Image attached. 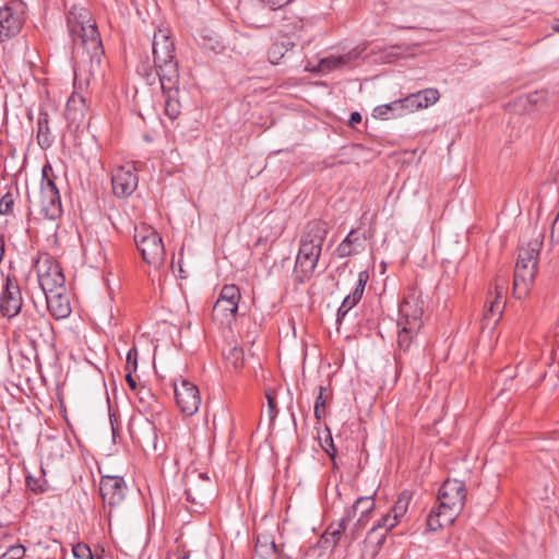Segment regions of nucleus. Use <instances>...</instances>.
<instances>
[{
	"label": "nucleus",
	"instance_id": "1",
	"mask_svg": "<svg viewBox=\"0 0 559 559\" xmlns=\"http://www.w3.org/2000/svg\"><path fill=\"white\" fill-rule=\"evenodd\" d=\"M328 235V224L323 221H312L306 226L301 237L295 262V277L304 283L312 277L322 251V245Z\"/></svg>",
	"mask_w": 559,
	"mask_h": 559
},
{
	"label": "nucleus",
	"instance_id": "7",
	"mask_svg": "<svg viewBox=\"0 0 559 559\" xmlns=\"http://www.w3.org/2000/svg\"><path fill=\"white\" fill-rule=\"evenodd\" d=\"M134 241L147 264L157 267L164 262V243L159 234L152 226L146 224L135 226Z\"/></svg>",
	"mask_w": 559,
	"mask_h": 559
},
{
	"label": "nucleus",
	"instance_id": "41",
	"mask_svg": "<svg viewBox=\"0 0 559 559\" xmlns=\"http://www.w3.org/2000/svg\"><path fill=\"white\" fill-rule=\"evenodd\" d=\"M270 10H277L288 4L292 0H261Z\"/></svg>",
	"mask_w": 559,
	"mask_h": 559
},
{
	"label": "nucleus",
	"instance_id": "4",
	"mask_svg": "<svg viewBox=\"0 0 559 559\" xmlns=\"http://www.w3.org/2000/svg\"><path fill=\"white\" fill-rule=\"evenodd\" d=\"M68 27L75 45H81L93 58L103 55V46L95 22L84 11L76 15L73 11L68 17Z\"/></svg>",
	"mask_w": 559,
	"mask_h": 559
},
{
	"label": "nucleus",
	"instance_id": "48",
	"mask_svg": "<svg viewBox=\"0 0 559 559\" xmlns=\"http://www.w3.org/2000/svg\"><path fill=\"white\" fill-rule=\"evenodd\" d=\"M528 102L532 104H537L539 99L544 98L543 93L535 92L534 94L528 95Z\"/></svg>",
	"mask_w": 559,
	"mask_h": 559
},
{
	"label": "nucleus",
	"instance_id": "21",
	"mask_svg": "<svg viewBox=\"0 0 559 559\" xmlns=\"http://www.w3.org/2000/svg\"><path fill=\"white\" fill-rule=\"evenodd\" d=\"M47 308L57 320L66 319L71 313V306L66 292H53L45 295Z\"/></svg>",
	"mask_w": 559,
	"mask_h": 559
},
{
	"label": "nucleus",
	"instance_id": "15",
	"mask_svg": "<svg viewBox=\"0 0 559 559\" xmlns=\"http://www.w3.org/2000/svg\"><path fill=\"white\" fill-rule=\"evenodd\" d=\"M421 104L417 98V93H413L402 99L389 104L377 106L372 116L378 119L388 118V109H394V116H404L420 109Z\"/></svg>",
	"mask_w": 559,
	"mask_h": 559
},
{
	"label": "nucleus",
	"instance_id": "16",
	"mask_svg": "<svg viewBox=\"0 0 559 559\" xmlns=\"http://www.w3.org/2000/svg\"><path fill=\"white\" fill-rule=\"evenodd\" d=\"M126 489V481L120 476H103L100 479L99 491L109 506L119 504L124 499Z\"/></svg>",
	"mask_w": 559,
	"mask_h": 559
},
{
	"label": "nucleus",
	"instance_id": "44",
	"mask_svg": "<svg viewBox=\"0 0 559 559\" xmlns=\"http://www.w3.org/2000/svg\"><path fill=\"white\" fill-rule=\"evenodd\" d=\"M247 21L254 27H263L267 24L266 21L258 19L250 14L247 15Z\"/></svg>",
	"mask_w": 559,
	"mask_h": 559
},
{
	"label": "nucleus",
	"instance_id": "50",
	"mask_svg": "<svg viewBox=\"0 0 559 559\" xmlns=\"http://www.w3.org/2000/svg\"><path fill=\"white\" fill-rule=\"evenodd\" d=\"M488 302H491V304H495V305L498 304V305H503L504 306V299L503 298H498V296L490 297Z\"/></svg>",
	"mask_w": 559,
	"mask_h": 559
},
{
	"label": "nucleus",
	"instance_id": "14",
	"mask_svg": "<svg viewBox=\"0 0 559 559\" xmlns=\"http://www.w3.org/2000/svg\"><path fill=\"white\" fill-rule=\"evenodd\" d=\"M352 511H346V514L337 522L336 525L331 524L324 533L326 540H329V536H331L335 544L340 543L342 537H344L347 544L353 543L360 535V532L365 526H358L357 520L350 525L349 522L352 521Z\"/></svg>",
	"mask_w": 559,
	"mask_h": 559
},
{
	"label": "nucleus",
	"instance_id": "49",
	"mask_svg": "<svg viewBox=\"0 0 559 559\" xmlns=\"http://www.w3.org/2000/svg\"><path fill=\"white\" fill-rule=\"evenodd\" d=\"M488 302H491V304H495V305L498 304V305H503L504 306V299L503 298H498V296L490 297Z\"/></svg>",
	"mask_w": 559,
	"mask_h": 559
},
{
	"label": "nucleus",
	"instance_id": "19",
	"mask_svg": "<svg viewBox=\"0 0 559 559\" xmlns=\"http://www.w3.org/2000/svg\"><path fill=\"white\" fill-rule=\"evenodd\" d=\"M409 501L411 496L407 492H402L392 507L391 511L383 515L381 520L376 524L380 525L386 532L395 527L400 519L407 512Z\"/></svg>",
	"mask_w": 559,
	"mask_h": 559
},
{
	"label": "nucleus",
	"instance_id": "12",
	"mask_svg": "<svg viewBox=\"0 0 559 559\" xmlns=\"http://www.w3.org/2000/svg\"><path fill=\"white\" fill-rule=\"evenodd\" d=\"M24 23L23 12L17 5L7 4L0 8V41L17 35Z\"/></svg>",
	"mask_w": 559,
	"mask_h": 559
},
{
	"label": "nucleus",
	"instance_id": "54",
	"mask_svg": "<svg viewBox=\"0 0 559 559\" xmlns=\"http://www.w3.org/2000/svg\"><path fill=\"white\" fill-rule=\"evenodd\" d=\"M556 29L559 31V24L557 25Z\"/></svg>",
	"mask_w": 559,
	"mask_h": 559
},
{
	"label": "nucleus",
	"instance_id": "28",
	"mask_svg": "<svg viewBox=\"0 0 559 559\" xmlns=\"http://www.w3.org/2000/svg\"><path fill=\"white\" fill-rule=\"evenodd\" d=\"M163 93L166 94L167 98L165 100V114L170 119H176L181 111V105L179 100L176 98V95L178 93V85L173 91H164Z\"/></svg>",
	"mask_w": 559,
	"mask_h": 559
},
{
	"label": "nucleus",
	"instance_id": "22",
	"mask_svg": "<svg viewBox=\"0 0 559 559\" xmlns=\"http://www.w3.org/2000/svg\"><path fill=\"white\" fill-rule=\"evenodd\" d=\"M358 57L359 52L356 49L342 56H329L320 60L317 66V70L321 73H330L334 70H340L352 64L358 59Z\"/></svg>",
	"mask_w": 559,
	"mask_h": 559
},
{
	"label": "nucleus",
	"instance_id": "38",
	"mask_svg": "<svg viewBox=\"0 0 559 559\" xmlns=\"http://www.w3.org/2000/svg\"><path fill=\"white\" fill-rule=\"evenodd\" d=\"M269 551H272L273 554L276 552V546H275L274 542H271L269 545L266 542L262 543V540L260 538H258L257 545H255V552L259 556L264 557L265 555L269 554Z\"/></svg>",
	"mask_w": 559,
	"mask_h": 559
},
{
	"label": "nucleus",
	"instance_id": "25",
	"mask_svg": "<svg viewBox=\"0 0 559 559\" xmlns=\"http://www.w3.org/2000/svg\"><path fill=\"white\" fill-rule=\"evenodd\" d=\"M374 500L372 497H359L353 507L348 510L352 511V516L357 515V525L366 526L370 520L371 513L374 510Z\"/></svg>",
	"mask_w": 559,
	"mask_h": 559
},
{
	"label": "nucleus",
	"instance_id": "47",
	"mask_svg": "<svg viewBox=\"0 0 559 559\" xmlns=\"http://www.w3.org/2000/svg\"><path fill=\"white\" fill-rule=\"evenodd\" d=\"M126 381L131 390L134 391L136 389V382H135L134 378L132 377V372L127 371Z\"/></svg>",
	"mask_w": 559,
	"mask_h": 559
},
{
	"label": "nucleus",
	"instance_id": "37",
	"mask_svg": "<svg viewBox=\"0 0 559 559\" xmlns=\"http://www.w3.org/2000/svg\"><path fill=\"white\" fill-rule=\"evenodd\" d=\"M138 369V349L135 346L129 349L127 354L126 371L134 372Z\"/></svg>",
	"mask_w": 559,
	"mask_h": 559
},
{
	"label": "nucleus",
	"instance_id": "34",
	"mask_svg": "<svg viewBox=\"0 0 559 559\" xmlns=\"http://www.w3.org/2000/svg\"><path fill=\"white\" fill-rule=\"evenodd\" d=\"M265 397L267 401L269 416H270V419L273 420L277 416V413H278L275 392L267 390L265 392Z\"/></svg>",
	"mask_w": 559,
	"mask_h": 559
},
{
	"label": "nucleus",
	"instance_id": "2",
	"mask_svg": "<svg viewBox=\"0 0 559 559\" xmlns=\"http://www.w3.org/2000/svg\"><path fill=\"white\" fill-rule=\"evenodd\" d=\"M152 53L156 74L164 91H173L179 84L178 62L175 44L167 28H158L152 40Z\"/></svg>",
	"mask_w": 559,
	"mask_h": 559
},
{
	"label": "nucleus",
	"instance_id": "53",
	"mask_svg": "<svg viewBox=\"0 0 559 559\" xmlns=\"http://www.w3.org/2000/svg\"><path fill=\"white\" fill-rule=\"evenodd\" d=\"M180 559H189V555H188V554H186V555H183Z\"/></svg>",
	"mask_w": 559,
	"mask_h": 559
},
{
	"label": "nucleus",
	"instance_id": "27",
	"mask_svg": "<svg viewBox=\"0 0 559 559\" xmlns=\"http://www.w3.org/2000/svg\"><path fill=\"white\" fill-rule=\"evenodd\" d=\"M37 141L40 147L47 148L51 145L52 139L49 129L48 114L40 110L37 118Z\"/></svg>",
	"mask_w": 559,
	"mask_h": 559
},
{
	"label": "nucleus",
	"instance_id": "3",
	"mask_svg": "<svg viewBox=\"0 0 559 559\" xmlns=\"http://www.w3.org/2000/svg\"><path fill=\"white\" fill-rule=\"evenodd\" d=\"M423 300L416 293L404 297L399 309L397 344L401 349H408L423 325Z\"/></svg>",
	"mask_w": 559,
	"mask_h": 559
},
{
	"label": "nucleus",
	"instance_id": "6",
	"mask_svg": "<svg viewBox=\"0 0 559 559\" xmlns=\"http://www.w3.org/2000/svg\"><path fill=\"white\" fill-rule=\"evenodd\" d=\"M538 253L537 242L519 250L513 280V294L518 298L525 296L534 282Z\"/></svg>",
	"mask_w": 559,
	"mask_h": 559
},
{
	"label": "nucleus",
	"instance_id": "5",
	"mask_svg": "<svg viewBox=\"0 0 559 559\" xmlns=\"http://www.w3.org/2000/svg\"><path fill=\"white\" fill-rule=\"evenodd\" d=\"M50 165L43 167V179L40 189L37 193L31 194L27 192V201L29 206L38 205L40 214L47 219H56L61 215V201L59 191L52 179L48 177V171H51Z\"/></svg>",
	"mask_w": 559,
	"mask_h": 559
},
{
	"label": "nucleus",
	"instance_id": "52",
	"mask_svg": "<svg viewBox=\"0 0 559 559\" xmlns=\"http://www.w3.org/2000/svg\"><path fill=\"white\" fill-rule=\"evenodd\" d=\"M399 116H394V109H388V118L386 119H390V118H397Z\"/></svg>",
	"mask_w": 559,
	"mask_h": 559
},
{
	"label": "nucleus",
	"instance_id": "42",
	"mask_svg": "<svg viewBox=\"0 0 559 559\" xmlns=\"http://www.w3.org/2000/svg\"><path fill=\"white\" fill-rule=\"evenodd\" d=\"M324 442H325V445H323V449L330 455V457L333 460L334 455H335V448H334L332 437L329 435Z\"/></svg>",
	"mask_w": 559,
	"mask_h": 559
},
{
	"label": "nucleus",
	"instance_id": "8",
	"mask_svg": "<svg viewBox=\"0 0 559 559\" xmlns=\"http://www.w3.org/2000/svg\"><path fill=\"white\" fill-rule=\"evenodd\" d=\"M465 484L459 479H447L438 492V507L443 510L444 521H454L464 508Z\"/></svg>",
	"mask_w": 559,
	"mask_h": 559
},
{
	"label": "nucleus",
	"instance_id": "32",
	"mask_svg": "<svg viewBox=\"0 0 559 559\" xmlns=\"http://www.w3.org/2000/svg\"><path fill=\"white\" fill-rule=\"evenodd\" d=\"M326 400V389L324 386H320L319 394L314 403V416L318 420L322 419L325 416Z\"/></svg>",
	"mask_w": 559,
	"mask_h": 559
},
{
	"label": "nucleus",
	"instance_id": "10",
	"mask_svg": "<svg viewBox=\"0 0 559 559\" xmlns=\"http://www.w3.org/2000/svg\"><path fill=\"white\" fill-rule=\"evenodd\" d=\"M240 298V289L236 285H224L213 306V319L221 324H229L236 317Z\"/></svg>",
	"mask_w": 559,
	"mask_h": 559
},
{
	"label": "nucleus",
	"instance_id": "31",
	"mask_svg": "<svg viewBox=\"0 0 559 559\" xmlns=\"http://www.w3.org/2000/svg\"><path fill=\"white\" fill-rule=\"evenodd\" d=\"M226 361L228 367L233 368L236 371L240 370L245 366L243 350L238 347L230 348L228 354L226 355Z\"/></svg>",
	"mask_w": 559,
	"mask_h": 559
},
{
	"label": "nucleus",
	"instance_id": "30",
	"mask_svg": "<svg viewBox=\"0 0 559 559\" xmlns=\"http://www.w3.org/2000/svg\"><path fill=\"white\" fill-rule=\"evenodd\" d=\"M417 98L421 104L420 109H424L436 104L440 98V93L437 88H425L417 92Z\"/></svg>",
	"mask_w": 559,
	"mask_h": 559
},
{
	"label": "nucleus",
	"instance_id": "23",
	"mask_svg": "<svg viewBox=\"0 0 559 559\" xmlns=\"http://www.w3.org/2000/svg\"><path fill=\"white\" fill-rule=\"evenodd\" d=\"M368 281V274L366 272H360L358 275V283L355 287V290L352 295H347L341 307L337 310V321L341 322L343 318L347 314V312L360 300L365 286Z\"/></svg>",
	"mask_w": 559,
	"mask_h": 559
},
{
	"label": "nucleus",
	"instance_id": "26",
	"mask_svg": "<svg viewBox=\"0 0 559 559\" xmlns=\"http://www.w3.org/2000/svg\"><path fill=\"white\" fill-rule=\"evenodd\" d=\"M85 100L81 96L72 95L67 103L66 117L71 124L80 126L85 114Z\"/></svg>",
	"mask_w": 559,
	"mask_h": 559
},
{
	"label": "nucleus",
	"instance_id": "40",
	"mask_svg": "<svg viewBox=\"0 0 559 559\" xmlns=\"http://www.w3.org/2000/svg\"><path fill=\"white\" fill-rule=\"evenodd\" d=\"M507 284H508V280L503 276H500L496 280V284H495V296H498V298H503L506 297V294H507Z\"/></svg>",
	"mask_w": 559,
	"mask_h": 559
},
{
	"label": "nucleus",
	"instance_id": "24",
	"mask_svg": "<svg viewBox=\"0 0 559 559\" xmlns=\"http://www.w3.org/2000/svg\"><path fill=\"white\" fill-rule=\"evenodd\" d=\"M365 238L356 230H350L346 238L336 248V253L340 258H347L352 254L361 252L365 248Z\"/></svg>",
	"mask_w": 559,
	"mask_h": 559
},
{
	"label": "nucleus",
	"instance_id": "13",
	"mask_svg": "<svg viewBox=\"0 0 559 559\" xmlns=\"http://www.w3.org/2000/svg\"><path fill=\"white\" fill-rule=\"evenodd\" d=\"M133 164L119 167L115 170L111 183L114 193L119 198H126L133 193L138 187L139 179L135 175Z\"/></svg>",
	"mask_w": 559,
	"mask_h": 559
},
{
	"label": "nucleus",
	"instance_id": "45",
	"mask_svg": "<svg viewBox=\"0 0 559 559\" xmlns=\"http://www.w3.org/2000/svg\"><path fill=\"white\" fill-rule=\"evenodd\" d=\"M551 238L559 240V212L551 226Z\"/></svg>",
	"mask_w": 559,
	"mask_h": 559
},
{
	"label": "nucleus",
	"instance_id": "33",
	"mask_svg": "<svg viewBox=\"0 0 559 559\" xmlns=\"http://www.w3.org/2000/svg\"><path fill=\"white\" fill-rule=\"evenodd\" d=\"M13 204H14V195L11 192H7L0 199V214L1 215L11 214Z\"/></svg>",
	"mask_w": 559,
	"mask_h": 559
},
{
	"label": "nucleus",
	"instance_id": "18",
	"mask_svg": "<svg viewBox=\"0 0 559 559\" xmlns=\"http://www.w3.org/2000/svg\"><path fill=\"white\" fill-rule=\"evenodd\" d=\"M188 501L203 506L213 495V485L207 476L199 474L186 488Z\"/></svg>",
	"mask_w": 559,
	"mask_h": 559
},
{
	"label": "nucleus",
	"instance_id": "39",
	"mask_svg": "<svg viewBox=\"0 0 559 559\" xmlns=\"http://www.w3.org/2000/svg\"><path fill=\"white\" fill-rule=\"evenodd\" d=\"M503 311V305H495L491 302H488V308L484 314V319L490 320L493 319L496 316L500 318Z\"/></svg>",
	"mask_w": 559,
	"mask_h": 559
},
{
	"label": "nucleus",
	"instance_id": "36",
	"mask_svg": "<svg viewBox=\"0 0 559 559\" xmlns=\"http://www.w3.org/2000/svg\"><path fill=\"white\" fill-rule=\"evenodd\" d=\"M293 47V45H288L285 50H283V48L276 43L274 44L270 51H269V59L272 63L276 64L281 58L284 56L285 51H287L288 49H290Z\"/></svg>",
	"mask_w": 559,
	"mask_h": 559
},
{
	"label": "nucleus",
	"instance_id": "17",
	"mask_svg": "<svg viewBox=\"0 0 559 559\" xmlns=\"http://www.w3.org/2000/svg\"><path fill=\"white\" fill-rule=\"evenodd\" d=\"M22 307L21 290L10 277L7 278L5 287L0 297V311L4 317H15Z\"/></svg>",
	"mask_w": 559,
	"mask_h": 559
},
{
	"label": "nucleus",
	"instance_id": "43",
	"mask_svg": "<svg viewBox=\"0 0 559 559\" xmlns=\"http://www.w3.org/2000/svg\"><path fill=\"white\" fill-rule=\"evenodd\" d=\"M11 559H21L25 554V548L23 546L12 547L9 551Z\"/></svg>",
	"mask_w": 559,
	"mask_h": 559
},
{
	"label": "nucleus",
	"instance_id": "11",
	"mask_svg": "<svg viewBox=\"0 0 559 559\" xmlns=\"http://www.w3.org/2000/svg\"><path fill=\"white\" fill-rule=\"evenodd\" d=\"M173 385L176 403L180 412L186 416L194 415L201 405L199 388L183 378L176 379Z\"/></svg>",
	"mask_w": 559,
	"mask_h": 559
},
{
	"label": "nucleus",
	"instance_id": "20",
	"mask_svg": "<svg viewBox=\"0 0 559 559\" xmlns=\"http://www.w3.org/2000/svg\"><path fill=\"white\" fill-rule=\"evenodd\" d=\"M388 532L374 524L367 534L361 549V559H374L379 554Z\"/></svg>",
	"mask_w": 559,
	"mask_h": 559
},
{
	"label": "nucleus",
	"instance_id": "9",
	"mask_svg": "<svg viewBox=\"0 0 559 559\" xmlns=\"http://www.w3.org/2000/svg\"><path fill=\"white\" fill-rule=\"evenodd\" d=\"M36 271L38 283L45 295L56 292H66L64 275L57 261L50 257L37 260Z\"/></svg>",
	"mask_w": 559,
	"mask_h": 559
},
{
	"label": "nucleus",
	"instance_id": "29",
	"mask_svg": "<svg viewBox=\"0 0 559 559\" xmlns=\"http://www.w3.org/2000/svg\"><path fill=\"white\" fill-rule=\"evenodd\" d=\"M443 510L441 508H437L436 510H431L427 516V526L430 531H437L441 528L443 525H448L453 523L454 521H444L442 515Z\"/></svg>",
	"mask_w": 559,
	"mask_h": 559
},
{
	"label": "nucleus",
	"instance_id": "46",
	"mask_svg": "<svg viewBox=\"0 0 559 559\" xmlns=\"http://www.w3.org/2000/svg\"><path fill=\"white\" fill-rule=\"evenodd\" d=\"M361 121V115L358 111H354L349 116L348 123L350 127H355L357 123Z\"/></svg>",
	"mask_w": 559,
	"mask_h": 559
},
{
	"label": "nucleus",
	"instance_id": "35",
	"mask_svg": "<svg viewBox=\"0 0 559 559\" xmlns=\"http://www.w3.org/2000/svg\"><path fill=\"white\" fill-rule=\"evenodd\" d=\"M72 552L76 559H94L90 547L85 544H76L73 546Z\"/></svg>",
	"mask_w": 559,
	"mask_h": 559
},
{
	"label": "nucleus",
	"instance_id": "51",
	"mask_svg": "<svg viewBox=\"0 0 559 559\" xmlns=\"http://www.w3.org/2000/svg\"><path fill=\"white\" fill-rule=\"evenodd\" d=\"M141 73H142V74L146 78V80H147V81H150V82H153V81H154V79H155V78H154V75H153V73H152V72H150V71H147V70H145V69L141 70Z\"/></svg>",
	"mask_w": 559,
	"mask_h": 559
}]
</instances>
